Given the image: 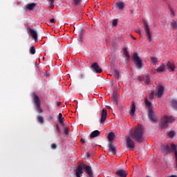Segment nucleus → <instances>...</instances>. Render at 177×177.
Returning a JSON list of instances; mask_svg holds the SVG:
<instances>
[{"mask_svg": "<svg viewBox=\"0 0 177 177\" xmlns=\"http://www.w3.org/2000/svg\"><path fill=\"white\" fill-rule=\"evenodd\" d=\"M154 95H156V93H154V91L151 92L149 95L150 99H153V97H154Z\"/></svg>", "mask_w": 177, "mask_h": 177, "instance_id": "58836bf2", "label": "nucleus"}, {"mask_svg": "<svg viewBox=\"0 0 177 177\" xmlns=\"http://www.w3.org/2000/svg\"><path fill=\"white\" fill-rule=\"evenodd\" d=\"M171 13H174V10L172 9H171Z\"/></svg>", "mask_w": 177, "mask_h": 177, "instance_id": "09e8293b", "label": "nucleus"}, {"mask_svg": "<svg viewBox=\"0 0 177 177\" xmlns=\"http://www.w3.org/2000/svg\"><path fill=\"white\" fill-rule=\"evenodd\" d=\"M135 111H136V105L135 104V102H132L131 110L129 111L130 115H131V116L135 115Z\"/></svg>", "mask_w": 177, "mask_h": 177, "instance_id": "2eb2a0df", "label": "nucleus"}, {"mask_svg": "<svg viewBox=\"0 0 177 177\" xmlns=\"http://www.w3.org/2000/svg\"><path fill=\"white\" fill-rule=\"evenodd\" d=\"M150 59H151V62L152 63H158V59L157 57H151Z\"/></svg>", "mask_w": 177, "mask_h": 177, "instance_id": "2f4dec72", "label": "nucleus"}, {"mask_svg": "<svg viewBox=\"0 0 177 177\" xmlns=\"http://www.w3.org/2000/svg\"><path fill=\"white\" fill-rule=\"evenodd\" d=\"M81 1L82 0H73L75 6H78V5H80V3H81Z\"/></svg>", "mask_w": 177, "mask_h": 177, "instance_id": "e433bc0d", "label": "nucleus"}, {"mask_svg": "<svg viewBox=\"0 0 177 177\" xmlns=\"http://www.w3.org/2000/svg\"><path fill=\"white\" fill-rule=\"evenodd\" d=\"M50 22L52 23V24H55V23H56V21H55V19H50Z\"/></svg>", "mask_w": 177, "mask_h": 177, "instance_id": "37998d69", "label": "nucleus"}, {"mask_svg": "<svg viewBox=\"0 0 177 177\" xmlns=\"http://www.w3.org/2000/svg\"><path fill=\"white\" fill-rule=\"evenodd\" d=\"M124 55H125L126 57H127V60H129V58H130L131 57L129 56V53H128V50H127V48H125V49L124 50Z\"/></svg>", "mask_w": 177, "mask_h": 177, "instance_id": "7c9ffc66", "label": "nucleus"}, {"mask_svg": "<svg viewBox=\"0 0 177 177\" xmlns=\"http://www.w3.org/2000/svg\"><path fill=\"white\" fill-rule=\"evenodd\" d=\"M164 86H162V85L159 86V87L158 88V92L157 93H156V95L158 96V97H161L164 93Z\"/></svg>", "mask_w": 177, "mask_h": 177, "instance_id": "4468645a", "label": "nucleus"}, {"mask_svg": "<svg viewBox=\"0 0 177 177\" xmlns=\"http://www.w3.org/2000/svg\"><path fill=\"white\" fill-rule=\"evenodd\" d=\"M157 73H162L165 71V64H161L160 66L156 69Z\"/></svg>", "mask_w": 177, "mask_h": 177, "instance_id": "4be33fe9", "label": "nucleus"}, {"mask_svg": "<svg viewBox=\"0 0 177 177\" xmlns=\"http://www.w3.org/2000/svg\"><path fill=\"white\" fill-rule=\"evenodd\" d=\"M160 150L163 156H167V154H169L171 151V147L168 145H162L160 146Z\"/></svg>", "mask_w": 177, "mask_h": 177, "instance_id": "423d86ee", "label": "nucleus"}, {"mask_svg": "<svg viewBox=\"0 0 177 177\" xmlns=\"http://www.w3.org/2000/svg\"><path fill=\"white\" fill-rule=\"evenodd\" d=\"M174 120L175 119H174L172 116H164L162 118V122L160 124L161 128H167V127H168V124H169V122H174Z\"/></svg>", "mask_w": 177, "mask_h": 177, "instance_id": "7ed1b4c3", "label": "nucleus"}, {"mask_svg": "<svg viewBox=\"0 0 177 177\" xmlns=\"http://www.w3.org/2000/svg\"><path fill=\"white\" fill-rule=\"evenodd\" d=\"M89 156H90L89 153H88V154H87V157H89Z\"/></svg>", "mask_w": 177, "mask_h": 177, "instance_id": "3c124183", "label": "nucleus"}, {"mask_svg": "<svg viewBox=\"0 0 177 177\" xmlns=\"http://www.w3.org/2000/svg\"><path fill=\"white\" fill-rule=\"evenodd\" d=\"M59 122L61 124H64V118H63V115L62 113H59Z\"/></svg>", "mask_w": 177, "mask_h": 177, "instance_id": "393cba45", "label": "nucleus"}, {"mask_svg": "<svg viewBox=\"0 0 177 177\" xmlns=\"http://www.w3.org/2000/svg\"><path fill=\"white\" fill-rule=\"evenodd\" d=\"M55 127L58 133H60V127H59V124H56Z\"/></svg>", "mask_w": 177, "mask_h": 177, "instance_id": "ea45409f", "label": "nucleus"}, {"mask_svg": "<svg viewBox=\"0 0 177 177\" xmlns=\"http://www.w3.org/2000/svg\"><path fill=\"white\" fill-rule=\"evenodd\" d=\"M112 101L113 102V104H115V106L118 104V93H117L116 91H114L113 93Z\"/></svg>", "mask_w": 177, "mask_h": 177, "instance_id": "f8f14e48", "label": "nucleus"}, {"mask_svg": "<svg viewBox=\"0 0 177 177\" xmlns=\"http://www.w3.org/2000/svg\"><path fill=\"white\" fill-rule=\"evenodd\" d=\"M64 132L65 135H68V128H65Z\"/></svg>", "mask_w": 177, "mask_h": 177, "instance_id": "a19ab883", "label": "nucleus"}, {"mask_svg": "<svg viewBox=\"0 0 177 177\" xmlns=\"http://www.w3.org/2000/svg\"><path fill=\"white\" fill-rule=\"evenodd\" d=\"M57 147V146L56 145V144L51 145V149H53V150H55V149H56Z\"/></svg>", "mask_w": 177, "mask_h": 177, "instance_id": "79ce46f5", "label": "nucleus"}, {"mask_svg": "<svg viewBox=\"0 0 177 177\" xmlns=\"http://www.w3.org/2000/svg\"><path fill=\"white\" fill-rule=\"evenodd\" d=\"M91 67L93 68V71L97 73V74H100V73L103 71L102 68H100V66H99V64H97V63L96 62L92 64Z\"/></svg>", "mask_w": 177, "mask_h": 177, "instance_id": "9d476101", "label": "nucleus"}, {"mask_svg": "<svg viewBox=\"0 0 177 177\" xmlns=\"http://www.w3.org/2000/svg\"><path fill=\"white\" fill-rule=\"evenodd\" d=\"M144 28L149 41L151 42V32H150V28H149V25H147V22L144 24Z\"/></svg>", "mask_w": 177, "mask_h": 177, "instance_id": "6e6552de", "label": "nucleus"}, {"mask_svg": "<svg viewBox=\"0 0 177 177\" xmlns=\"http://www.w3.org/2000/svg\"><path fill=\"white\" fill-rule=\"evenodd\" d=\"M116 174L120 177H127L128 173H127V171L124 169H120L116 172Z\"/></svg>", "mask_w": 177, "mask_h": 177, "instance_id": "a211bd4d", "label": "nucleus"}, {"mask_svg": "<svg viewBox=\"0 0 177 177\" xmlns=\"http://www.w3.org/2000/svg\"><path fill=\"white\" fill-rule=\"evenodd\" d=\"M81 143H85V140L84 138H81L80 140Z\"/></svg>", "mask_w": 177, "mask_h": 177, "instance_id": "c03bdc74", "label": "nucleus"}, {"mask_svg": "<svg viewBox=\"0 0 177 177\" xmlns=\"http://www.w3.org/2000/svg\"><path fill=\"white\" fill-rule=\"evenodd\" d=\"M32 97L33 99L35 109H36V111H37L38 114L44 113V110L41 108V100L39 99V97H38L35 93H33Z\"/></svg>", "mask_w": 177, "mask_h": 177, "instance_id": "f03ea898", "label": "nucleus"}, {"mask_svg": "<svg viewBox=\"0 0 177 177\" xmlns=\"http://www.w3.org/2000/svg\"><path fill=\"white\" fill-rule=\"evenodd\" d=\"M27 31L29 34V35H31V37L35 40V42H38V33L36 32L35 29L31 28H27Z\"/></svg>", "mask_w": 177, "mask_h": 177, "instance_id": "39448f33", "label": "nucleus"}, {"mask_svg": "<svg viewBox=\"0 0 177 177\" xmlns=\"http://www.w3.org/2000/svg\"><path fill=\"white\" fill-rule=\"evenodd\" d=\"M108 147L111 153H112L113 154H115V153H116L117 151L115 149V145H114L113 142H109V144L108 145Z\"/></svg>", "mask_w": 177, "mask_h": 177, "instance_id": "f3484780", "label": "nucleus"}, {"mask_svg": "<svg viewBox=\"0 0 177 177\" xmlns=\"http://www.w3.org/2000/svg\"><path fill=\"white\" fill-rule=\"evenodd\" d=\"M168 136H169V138H174V136H175V131H169Z\"/></svg>", "mask_w": 177, "mask_h": 177, "instance_id": "c9c22d12", "label": "nucleus"}, {"mask_svg": "<svg viewBox=\"0 0 177 177\" xmlns=\"http://www.w3.org/2000/svg\"><path fill=\"white\" fill-rule=\"evenodd\" d=\"M46 77H49V75H48V74H46Z\"/></svg>", "mask_w": 177, "mask_h": 177, "instance_id": "8fccbe9b", "label": "nucleus"}, {"mask_svg": "<svg viewBox=\"0 0 177 177\" xmlns=\"http://www.w3.org/2000/svg\"><path fill=\"white\" fill-rule=\"evenodd\" d=\"M176 148H177V146L176 145H175V144H171V151H174V155H176Z\"/></svg>", "mask_w": 177, "mask_h": 177, "instance_id": "c85d7f7f", "label": "nucleus"}, {"mask_svg": "<svg viewBox=\"0 0 177 177\" xmlns=\"http://www.w3.org/2000/svg\"><path fill=\"white\" fill-rule=\"evenodd\" d=\"M49 2V8L53 9L55 8V0H47Z\"/></svg>", "mask_w": 177, "mask_h": 177, "instance_id": "a878e982", "label": "nucleus"}, {"mask_svg": "<svg viewBox=\"0 0 177 177\" xmlns=\"http://www.w3.org/2000/svg\"><path fill=\"white\" fill-rule=\"evenodd\" d=\"M115 7L116 9H119V10H122L124 8H125V4L122 1L118 2V3H115Z\"/></svg>", "mask_w": 177, "mask_h": 177, "instance_id": "dca6fc26", "label": "nucleus"}, {"mask_svg": "<svg viewBox=\"0 0 177 177\" xmlns=\"http://www.w3.org/2000/svg\"><path fill=\"white\" fill-rule=\"evenodd\" d=\"M50 120H52V118H53V117H52L51 115L49 116Z\"/></svg>", "mask_w": 177, "mask_h": 177, "instance_id": "de8ad7c7", "label": "nucleus"}, {"mask_svg": "<svg viewBox=\"0 0 177 177\" xmlns=\"http://www.w3.org/2000/svg\"><path fill=\"white\" fill-rule=\"evenodd\" d=\"M145 84H146L147 85H149V84H150V77H149V76H147V77H146Z\"/></svg>", "mask_w": 177, "mask_h": 177, "instance_id": "4c0bfd02", "label": "nucleus"}, {"mask_svg": "<svg viewBox=\"0 0 177 177\" xmlns=\"http://www.w3.org/2000/svg\"><path fill=\"white\" fill-rule=\"evenodd\" d=\"M166 66L169 68V71H175V65L174 64L167 62Z\"/></svg>", "mask_w": 177, "mask_h": 177, "instance_id": "412c9836", "label": "nucleus"}, {"mask_svg": "<svg viewBox=\"0 0 177 177\" xmlns=\"http://www.w3.org/2000/svg\"><path fill=\"white\" fill-rule=\"evenodd\" d=\"M37 120L39 124H44V117L41 115H37Z\"/></svg>", "mask_w": 177, "mask_h": 177, "instance_id": "cd10ccee", "label": "nucleus"}, {"mask_svg": "<svg viewBox=\"0 0 177 177\" xmlns=\"http://www.w3.org/2000/svg\"><path fill=\"white\" fill-rule=\"evenodd\" d=\"M171 106L174 110H177V100H174L171 102Z\"/></svg>", "mask_w": 177, "mask_h": 177, "instance_id": "bb28decb", "label": "nucleus"}, {"mask_svg": "<svg viewBox=\"0 0 177 177\" xmlns=\"http://www.w3.org/2000/svg\"><path fill=\"white\" fill-rule=\"evenodd\" d=\"M100 136V131L98 130H95L93 132H91L90 135L91 139H93V138H97V136Z\"/></svg>", "mask_w": 177, "mask_h": 177, "instance_id": "aec40b11", "label": "nucleus"}, {"mask_svg": "<svg viewBox=\"0 0 177 177\" xmlns=\"http://www.w3.org/2000/svg\"><path fill=\"white\" fill-rule=\"evenodd\" d=\"M84 174L83 169H82V165H79L75 171L76 177H81V175Z\"/></svg>", "mask_w": 177, "mask_h": 177, "instance_id": "ddd939ff", "label": "nucleus"}, {"mask_svg": "<svg viewBox=\"0 0 177 177\" xmlns=\"http://www.w3.org/2000/svg\"><path fill=\"white\" fill-rule=\"evenodd\" d=\"M145 133V129L143 127L140 126L137 127L133 133L130 135L131 139H133L138 143H143L145 140V137L143 136Z\"/></svg>", "mask_w": 177, "mask_h": 177, "instance_id": "f257e3e1", "label": "nucleus"}, {"mask_svg": "<svg viewBox=\"0 0 177 177\" xmlns=\"http://www.w3.org/2000/svg\"><path fill=\"white\" fill-rule=\"evenodd\" d=\"M37 6V3H31L26 5V10H34V8Z\"/></svg>", "mask_w": 177, "mask_h": 177, "instance_id": "6ab92c4d", "label": "nucleus"}, {"mask_svg": "<svg viewBox=\"0 0 177 177\" xmlns=\"http://www.w3.org/2000/svg\"><path fill=\"white\" fill-rule=\"evenodd\" d=\"M148 118L152 122H157V116L154 114V111H153V109H149L148 111Z\"/></svg>", "mask_w": 177, "mask_h": 177, "instance_id": "0eeeda50", "label": "nucleus"}, {"mask_svg": "<svg viewBox=\"0 0 177 177\" xmlns=\"http://www.w3.org/2000/svg\"><path fill=\"white\" fill-rule=\"evenodd\" d=\"M115 138V134H114L113 132H111L108 135V139L109 142H113Z\"/></svg>", "mask_w": 177, "mask_h": 177, "instance_id": "5701e85b", "label": "nucleus"}, {"mask_svg": "<svg viewBox=\"0 0 177 177\" xmlns=\"http://www.w3.org/2000/svg\"><path fill=\"white\" fill-rule=\"evenodd\" d=\"M106 118H107V111L104 109L102 111L101 118L100 119V124H103V122L106 121Z\"/></svg>", "mask_w": 177, "mask_h": 177, "instance_id": "9b49d317", "label": "nucleus"}, {"mask_svg": "<svg viewBox=\"0 0 177 177\" xmlns=\"http://www.w3.org/2000/svg\"><path fill=\"white\" fill-rule=\"evenodd\" d=\"M145 102L146 106H147V107H149V110H150V109H151V102H149L147 99H145Z\"/></svg>", "mask_w": 177, "mask_h": 177, "instance_id": "c756f323", "label": "nucleus"}, {"mask_svg": "<svg viewBox=\"0 0 177 177\" xmlns=\"http://www.w3.org/2000/svg\"><path fill=\"white\" fill-rule=\"evenodd\" d=\"M136 32H137L138 34H140V30H137Z\"/></svg>", "mask_w": 177, "mask_h": 177, "instance_id": "a18cd8bd", "label": "nucleus"}, {"mask_svg": "<svg viewBox=\"0 0 177 177\" xmlns=\"http://www.w3.org/2000/svg\"><path fill=\"white\" fill-rule=\"evenodd\" d=\"M62 104V102H57V106H60Z\"/></svg>", "mask_w": 177, "mask_h": 177, "instance_id": "49530a36", "label": "nucleus"}, {"mask_svg": "<svg viewBox=\"0 0 177 177\" xmlns=\"http://www.w3.org/2000/svg\"><path fill=\"white\" fill-rule=\"evenodd\" d=\"M126 143L127 149H135V142H133L131 137H128L126 139Z\"/></svg>", "mask_w": 177, "mask_h": 177, "instance_id": "1a4fd4ad", "label": "nucleus"}, {"mask_svg": "<svg viewBox=\"0 0 177 177\" xmlns=\"http://www.w3.org/2000/svg\"><path fill=\"white\" fill-rule=\"evenodd\" d=\"M171 26L172 27V28H174V30H176L177 28L176 21H173L172 22H171Z\"/></svg>", "mask_w": 177, "mask_h": 177, "instance_id": "473e14b6", "label": "nucleus"}, {"mask_svg": "<svg viewBox=\"0 0 177 177\" xmlns=\"http://www.w3.org/2000/svg\"><path fill=\"white\" fill-rule=\"evenodd\" d=\"M35 52H36L35 46H32L31 47H30V48H29V53L30 55H35Z\"/></svg>", "mask_w": 177, "mask_h": 177, "instance_id": "b1692460", "label": "nucleus"}, {"mask_svg": "<svg viewBox=\"0 0 177 177\" xmlns=\"http://www.w3.org/2000/svg\"><path fill=\"white\" fill-rule=\"evenodd\" d=\"M113 75L115 77V78H120V72H118V71H115Z\"/></svg>", "mask_w": 177, "mask_h": 177, "instance_id": "f704fd0d", "label": "nucleus"}, {"mask_svg": "<svg viewBox=\"0 0 177 177\" xmlns=\"http://www.w3.org/2000/svg\"><path fill=\"white\" fill-rule=\"evenodd\" d=\"M133 61L138 66V68H142V66H143V60L140 59V57H139L138 53H134L133 54Z\"/></svg>", "mask_w": 177, "mask_h": 177, "instance_id": "20e7f679", "label": "nucleus"}, {"mask_svg": "<svg viewBox=\"0 0 177 177\" xmlns=\"http://www.w3.org/2000/svg\"><path fill=\"white\" fill-rule=\"evenodd\" d=\"M118 24V19H114L112 22V26L117 27Z\"/></svg>", "mask_w": 177, "mask_h": 177, "instance_id": "72a5a7b5", "label": "nucleus"}]
</instances>
